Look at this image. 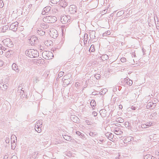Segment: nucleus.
I'll return each instance as SVG.
<instances>
[{
	"label": "nucleus",
	"mask_w": 159,
	"mask_h": 159,
	"mask_svg": "<svg viewBox=\"0 0 159 159\" xmlns=\"http://www.w3.org/2000/svg\"><path fill=\"white\" fill-rule=\"evenodd\" d=\"M25 53L26 55L30 58H35L39 56L38 52L33 49H30L26 51Z\"/></svg>",
	"instance_id": "f257e3e1"
},
{
	"label": "nucleus",
	"mask_w": 159,
	"mask_h": 159,
	"mask_svg": "<svg viewBox=\"0 0 159 159\" xmlns=\"http://www.w3.org/2000/svg\"><path fill=\"white\" fill-rule=\"evenodd\" d=\"M57 18L55 16H46L43 18L44 22L48 23H54L57 20Z\"/></svg>",
	"instance_id": "f03ea898"
},
{
	"label": "nucleus",
	"mask_w": 159,
	"mask_h": 159,
	"mask_svg": "<svg viewBox=\"0 0 159 159\" xmlns=\"http://www.w3.org/2000/svg\"><path fill=\"white\" fill-rule=\"evenodd\" d=\"M42 56L43 57L46 59H50L53 57V54L50 51H46L43 52Z\"/></svg>",
	"instance_id": "7ed1b4c3"
},
{
	"label": "nucleus",
	"mask_w": 159,
	"mask_h": 159,
	"mask_svg": "<svg viewBox=\"0 0 159 159\" xmlns=\"http://www.w3.org/2000/svg\"><path fill=\"white\" fill-rule=\"evenodd\" d=\"M60 20L63 24H66L70 22V17L66 15L61 16L60 18Z\"/></svg>",
	"instance_id": "20e7f679"
},
{
	"label": "nucleus",
	"mask_w": 159,
	"mask_h": 159,
	"mask_svg": "<svg viewBox=\"0 0 159 159\" xmlns=\"http://www.w3.org/2000/svg\"><path fill=\"white\" fill-rule=\"evenodd\" d=\"M29 43L31 45H33L37 43L38 41V39L37 38L34 36H31L30 39Z\"/></svg>",
	"instance_id": "39448f33"
},
{
	"label": "nucleus",
	"mask_w": 159,
	"mask_h": 159,
	"mask_svg": "<svg viewBox=\"0 0 159 159\" xmlns=\"http://www.w3.org/2000/svg\"><path fill=\"white\" fill-rule=\"evenodd\" d=\"M3 42L5 45H7V47L9 48L12 47L13 45L11 40L9 38L4 39L3 41Z\"/></svg>",
	"instance_id": "423d86ee"
},
{
	"label": "nucleus",
	"mask_w": 159,
	"mask_h": 159,
	"mask_svg": "<svg viewBox=\"0 0 159 159\" xmlns=\"http://www.w3.org/2000/svg\"><path fill=\"white\" fill-rule=\"evenodd\" d=\"M49 34L51 37L54 39L56 38L58 36L57 31L54 29H52L50 31Z\"/></svg>",
	"instance_id": "0eeeda50"
},
{
	"label": "nucleus",
	"mask_w": 159,
	"mask_h": 159,
	"mask_svg": "<svg viewBox=\"0 0 159 159\" xmlns=\"http://www.w3.org/2000/svg\"><path fill=\"white\" fill-rule=\"evenodd\" d=\"M76 7L74 5H71L69 9V12L72 14H75L76 11Z\"/></svg>",
	"instance_id": "6e6552de"
},
{
	"label": "nucleus",
	"mask_w": 159,
	"mask_h": 159,
	"mask_svg": "<svg viewBox=\"0 0 159 159\" xmlns=\"http://www.w3.org/2000/svg\"><path fill=\"white\" fill-rule=\"evenodd\" d=\"M18 23L17 22L13 23L10 25V29L13 30L14 31H16L18 28Z\"/></svg>",
	"instance_id": "1a4fd4ad"
},
{
	"label": "nucleus",
	"mask_w": 159,
	"mask_h": 159,
	"mask_svg": "<svg viewBox=\"0 0 159 159\" xmlns=\"http://www.w3.org/2000/svg\"><path fill=\"white\" fill-rule=\"evenodd\" d=\"M114 132L115 134L118 135H121L123 133L121 129L118 127L115 128L114 130Z\"/></svg>",
	"instance_id": "9d476101"
},
{
	"label": "nucleus",
	"mask_w": 159,
	"mask_h": 159,
	"mask_svg": "<svg viewBox=\"0 0 159 159\" xmlns=\"http://www.w3.org/2000/svg\"><path fill=\"white\" fill-rule=\"evenodd\" d=\"M59 4L60 6L64 8L67 5V3L65 0H60Z\"/></svg>",
	"instance_id": "9b49d317"
},
{
	"label": "nucleus",
	"mask_w": 159,
	"mask_h": 159,
	"mask_svg": "<svg viewBox=\"0 0 159 159\" xmlns=\"http://www.w3.org/2000/svg\"><path fill=\"white\" fill-rule=\"evenodd\" d=\"M51 9V7H44L42 11V14L44 15L47 13Z\"/></svg>",
	"instance_id": "f8f14e48"
},
{
	"label": "nucleus",
	"mask_w": 159,
	"mask_h": 159,
	"mask_svg": "<svg viewBox=\"0 0 159 159\" xmlns=\"http://www.w3.org/2000/svg\"><path fill=\"white\" fill-rule=\"evenodd\" d=\"M12 68L13 70L16 72L18 73L19 72L20 70L18 67L17 65L15 63H13L12 65Z\"/></svg>",
	"instance_id": "ddd939ff"
},
{
	"label": "nucleus",
	"mask_w": 159,
	"mask_h": 159,
	"mask_svg": "<svg viewBox=\"0 0 159 159\" xmlns=\"http://www.w3.org/2000/svg\"><path fill=\"white\" fill-rule=\"evenodd\" d=\"M70 119L74 122L77 123L79 122V119L76 116L71 115L70 117Z\"/></svg>",
	"instance_id": "4468645a"
},
{
	"label": "nucleus",
	"mask_w": 159,
	"mask_h": 159,
	"mask_svg": "<svg viewBox=\"0 0 159 159\" xmlns=\"http://www.w3.org/2000/svg\"><path fill=\"white\" fill-rule=\"evenodd\" d=\"M152 123L151 122H148L146 124H142L141 125L142 128H145L149 126H151L152 125Z\"/></svg>",
	"instance_id": "2eb2a0df"
},
{
	"label": "nucleus",
	"mask_w": 159,
	"mask_h": 159,
	"mask_svg": "<svg viewBox=\"0 0 159 159\" xmlns=\"http://www.w3.org/2000/svg\"><path fill=\"white\" fill-rule=\"evenodd\" d=\"M124 81L129 85H131L133 84L132 81L128 78L124 79Z\"/></svg>",
	"instance_id": "dca6fc26"
},
{
	"label": "nucleus",
	"mask_w": 159,
	"mask_h": 159,
	"mask_svg": "<svg viewBox=\"0 0 159 159\" xmlns=\"http://www.w3.org/2000/svg\"><path fill=\"white\" fill-rule=\"evenodd\" d=\"M0 87L2 89V90H3L7 89V87L6 85L5 82L4 84L3 82H2L0 83Z\"/></svg>",
	"instance_id": "f3484780"
},
{
	"label": "nucleus",
	"mask_w": 159,
	"mask_h": 159,
	"mask_svg": "<svg viewBox=\"0 0 159 159\" xmlns=\"http://www.w3.org/2000/svg\"><path fill=\"white\" fill-rule=\"evenodd\" d=\"M144 159H157L155 157L150 154H147L144 157Z\"/></svg>",
	"instance_id": "a211bd4d"
},
{
	"label": "nucleus",
	"mask_w": 159,
	"mask_h": 159,
	"mask_svg": "<svg viewBox=\"0 0 159 159\" xmlns=\"http://www.w3.org/2000/svg\"><path fill=\"white\" fill-rule=\"evenodd\" d=\"M37 33L39 35L41 36H43L45 34V32L42 30L41 29H39L37 31Z\"/></svg>",
	"instance_id": "6ab92c4d"
},
{
	"label": "nucleus",
	"mask_w": 159,
	"mask_h": 159,
	"mask_svg": "<svg viewBox=\"0 0 159 159\" xmlns=\"http://www.w3.org/2000/svg\"><path fill=\"white\" fill-rule=\"evenodd\" d=\"M155 106V104L150 102L148 104L147 107V108H154Z\"/></svg>",
	"instance_id": "aec40b11"
},
{
	"label": "nucleus",
	"mask_w": 159,
	"mask_h": 159,
	"mask_svg": "<svg viewBox=\"0 0 159 159\" xmlns=\"http://www.w3.org/2000/svg\"><path fill=\"white\" fill-rule=\"evenodd\" d=\"M42 120H39L36 122V124L35 126L38 127H42Z\"/></svg>",
	"instance_id": "412c9836"
},
{
	"label": "nucleus",
	"mask_w": 159,
	"mask_h": 159,
	"mask_svg": "<svg viewBox=\"0 0 159 159\" xmlns=\"http://www.w3.org/2000/svg\"><path fill=\"white\" fill-rule=\"evenodd\" d=\"M109 57L106 54H104L101 57V59L103 61H105L108 59Z\"/></svg>",
	"instance_id": "4be33fe9"
},
{
	"label": "nucleus",
	"mask_w": 159,
	"mask_h": 159,
	"mask_svg": "<svg viewBox=\"0 0 159 159\" xmlns=\"http://www.w3.org/2000/svg\"><path fill=\"white\" fill-rule=\"evenodd\" d=\"M70 80H71L69 78H68V79L67 80H63V81L64 83V85H68L69 84H70Z\"/></svg>",
	"instance_id": "5701e85b"
},
{
	"label": "nucleus",
	"mask_w": 159,
	"mask_h": 159,
	"mask_svg": "<svg viewBox=\"0 0 159 159\" xmlns=\"http://www.w3.org/2000/svg\"><path fill=\"white\" fill-rule=\"evenodd\" d=\"M90 105L92 107L93 109H94V107L96 105V102L94 100H92L90 102Z\"/></svg>",
	"instance_id": "b1692460"
},
{
	"label": "nucleus",
	"mask_w": 159,
	"mask_h": 159,
	"mask_svg": "<svg viewBox=\"0 0 159 159\" xmlns=\"http://www.w3.org/2000/svg\"><path fill=\"white\" fill-rule=\"evenodd\" d=\"M41 26V27L44 29H46L48 27V25L47 24H42Z\"/></svg>",
	"instance_id": "393cba45"
},
{
	"label": "nucleus",
	"mask_w": 159,
	"mask_h": 159,
	"mask_svg": "<svg viewBox=\"0 0 159 159\" xmlns=\"http://www.w3.org/2000/svg\"><path fill=\"white\" fill-rule=\"evenodd\" d=\"M41 127H38L35 126V129L38 133H40L41 131Z\"/></svg>",
	"instance_id": "a878e982"
},
{
	"label": "nucleus",
	"mask_w": 159,
	"mask_h": 159,
	"mask_svg": "<svg viewBox=\"0 0 159 159\" xmlns=\"http://www.w3.org/2000/svg\"><path fill=\"white\" fill-rule=\"evenodd\" d=\"M63 138L65 139L67 141H70L71 139V137L67 135H64Z\"/></svg>",
	"instance_id": "bb28decb"
},
{
	"label": "nucleus",
	"mask_w": 159,
	"mask_h": 159,
	"mask_svg": "<svg viewBox=\"0 0 159 159\" xmlns=\"http://www.w3.org/2000/svg\"><path fill=\"white\" fill-rule=\"evenodd\" d=\"M105 135L107 136H108V138H110L112 139V138H113V135L111 133H106Z\"/></svg>",
	"instance_id": "cd10ccee"
},
{
	"label": "nucleus",
	"mask_w": 159,
	"mask_h": 159,
	"mask_svg": "<svg viewBox=\"0 0 159 159\" xmlns=\"http://www.w3.org/2000/svg\"><path fill=\"white\" fill-rule=\"evenodd\" d=\"M116 121L117 122L119 123H123L124 122V120L122 118L119 117L116 119Z\"/></svg>",
	"instance_id": "c85d7f7f"
},
{
	"label": "nucleus",
	"mask_w": 159,
	"mask_h": 159,
	"mask_svg": "<svg viewBox=\"0 0 159 159\" xmlns=\"http://www.w3.org/2000/svg\"><path fill=\"white\" fill-rule=\"evenodd\" d=\"M157 114L156 112H153L152 113L150 116V118H155L157 117Z\"/></svg>",
	"instance_id": "c756f323"
},
{
	"label": "nucleus",
	"mask_w": 159,
	"mask_h": 159,
	"mask_svg": "<svg viewBox=\"0 0 159 159\" xmlns=\"http://www.w3.org/2000/svg\"><path fill=\"white\" fill-rule=\"evenodd\" d=\"M111 32L110 31L108 30L102 34V36H106L110 35Z\"/></svg>",
	"instance_id": "7c9ffc66"
},
{
	"label": "nucleus",
	"mask_w": 159,
	"mask_h": 159,
	"mask_svg": "<svg viewBox=\"0 0 159 159\" xmlns=\"http://www.w3.org/2000/svg\"><path fill=\"white\" fill-rule=\"evenodd\" d=\"M60 0H50V2L52 4H56L59 2Z\"/></svg>",
	"instance_id": "2f4dec72"
},
{
	"label": "nucleus",
	"mask_w": 159,
	"mask_h": 159,
	"mask_svg": "<svg viewBox=\"0 0 159 159\" xmlns=\"http://www.w3.org/2000/svg\"><path fill=\"white\" fill-rule=\"evenodd\" d=\"M16 138V136L14 135H12L11 136V142H12V141H13V143H15V140H13V139H14L15 138Z\"/></svg>",
	"instance_id": "473e14b6"
},
{
	"label": "nucleus",
	"mask_w": 159,
	"mask_h": 159,
	"mask_svg": "<svg viewBox=\"0 0 159 159\" xmlns=\"http://www.w3.org/2000/svg\"><path fill=\"white\" fill-rule=\"evenodd\" d=\"M51 42L50 40H47V41L44 42V44L47 46H49L50 45Z\"/></svg>",
	"instance_id": "72a5a7b5"
},
{
	"label": "nucleus",
	"mask_w": 159,
	"mask_h": 159,
	"mask_svg": "<svg viewBox=\"0 0 159 159\" xmlns=\"http://www.w3.org/2000/svg\"><path fill=\"white\" fill-rule=\"evenodd\" d=\"M107 90L106 89H103L100 92L101 94L102 95L105 94L107 92Z\"/></svg>",
	"instance_id": "f704fd0d"
},
{
	"label": "nucleus",
	"mask_w": 159,
	"mask_h": 159,
	"mask_svg": "<svg viewBox=\"0 0 159 159\" xmlns=\"http://www.w3.org/2000/svg\"><path fill=\"white\" fill-rule=\"evenodd\" d=\"M33 80L34 83H36L39 81V78L37 77H35L34 78Z\"/></svg>",
	"instance_id": "c9c22d12"
},
{
	"label": "nucleus",
	"mask_w": 159,
	"mask_h": 159,
	"mask_svg": "<svg viewBox=\"0 0 159 159\" xmlns=\"http://www.w3.org/2000/svg\"><path fill=\"white\" fill-rule=\"evenodd\" d=\"M91 50V52H94L95 51V49L94 48V46L93 45H92L90 47V48L89 49V51Z\"/></svg>",
	"instance_id": "e433bc0d"
},
{
	"label": "nucleus",
	"mask_w": 159,
	"mask_h": 159,
	"mask_svg": "<svg viewBox=\"0 0 159 159\" xmlns=\"http://www.w3.org/2000/svg\"><path fill=\"white\" fill-rule=\"evenodd\" d=\"M90 136L92 137H94L97 135V133L91 132L89 133Z\"/></svg>",
	"instance_id": "4c0bfd02"
},
{
	"label": "nucleus",
	"mask_w": 159,
	"mask_h": 159,
	"mask_svg": "<svg viewBox=\"0 0 159 159\" xmlns=\"http://www.w3.org/2000/svg\"><path fill=\"white\" fill-rule=\"evenodd\" d=\"M64 72L63 71L60 72L58 74V77L60 78L62 77L64 75Z\"/></svg>",
	"instance_id": "58836bf2"
},
{
	"label": "nucleus",
	"mask_w": 159,
	"mask_h": 159,
	"mask_svg": "<svg viewBox=\"0 0 159 159\" xmlns=\"http://www.w3.org/2000/svg\"><path fill=\"white\" fill-rule=\"evenodd\" d=\"M68 78L70 79L68 75H65L64 76L63 78V80H67L68 79Z\"/></svg>",
	"instance_id": "ea45409f"
},
{
	"label": "nucleus",
	"mask_w": 159,
	"mask_h": 159,
	"mask_svg": "<svg viewBox=\"0 0 159 159\" xmlns=\"http://www.w3.org/2000/svg\"><path fill=\"white\" fill-rule=\"evenodd\" d=\"M94 76L96 79H98L100 78L101 75L99 74H97L94 75Z\"/></svg>",
	"instance_id": "a19ab883"
},
{
	"label": "nucleus",
	"mask_w": 159,
	"mask_h": 159,
	"mask_svg": "<svg viewBox=\"0 0 159 159\" xmlns=\"http://www.w3.org/2000/svg\"><path fill=\"white\" fill-rule=\"evenodd\" d=\"M121 61L122 62H125L126 61V59L125 57H122L120 59Z\"/></svg>",
	"instance_id": "79ce46f5"
},
{
	"label": "nucleus",
	"mask_w": 159,
	"mask_h": 159,
	"mask_svg": "<svg viewBox=\"0 0 159 159\" xmlns=\"http://www.w3.org/2000/svg\"><path fill=\"white\" fill-rule=\"evenodd\" d=\"M3 5V1L2 0H0V8H2Z\"/></svg>",
	"instance_id": "37998d69"
},
{
	"label": "nucleus",
	"mask_w": 159,
	"mask_h": 159,
	"mask_svg": "<svg viewBox=\"0 0 159 159\" xmlns=\"http://www.w3.org/2000/svg\"><path fill=\"white\" fill-rule=\"evenodd\" d=\"M80 137L81 138L83 139H86L85 137V136L84 135L82 134V133H81V134L80 135Z\"/></svg>",
	"instance_id": "c03bdc74"
},
{
	"label": "nucleus",
	"mask_w": 159,
	"mask_h": 159,
	"mask_svg": "<svg viewBox=\"0 0 159 159\" xmlns=\"http://www.w3.org/2000/svg\"><path fill=\"white\" fill-rule=\"evenodd\" d=\"M80 84L78 82H76L75 83V85L77 89H78V88L79 87V86H80Z\"/></svg>",
	"instance_id": "a18cd8bd"
},
{
	"label": "nucleus",
	"mask_w": 159,
	"mask_h": 159,
	"mask_svg": "<svg viewBox=\"0 0 159 159\" xmlns=\"http://www.w3.org/2000/svg\"><path fill=\"white\" fill-rule=\"evenodd\" d=\"M4 62L2 60H0V66H2L3 65Z\"/></svg>",
	"instance_id": "49530a36"
},
{
	"label": "nucleus",
	"mask_w": 159,
	"mask_h": 159,
	"mask_svg": "<svg viewBox=\"0 0 159 159\" xmlns=\"http://www.w3.org/2000/svg\"><path fill=\"white\" fill-rule=\"evenodd\" d=\"M5 141L7 143H9L10 141L9 138H6L5 140Z\"/></svg>",
	"instance_id": "de8ad7c7"
},
{
	"label": "nucleus",
	"mask_w": 159,
	"mask_h": 159,
	"mask_svg": "<svg viewBox=\"0 0 159 159\" xmlns=\"http://www.w3.org/2000/svg\"><path fill=\"white\" fill-rule=\"evenodd\" d=\"M11 159H17V157L16 156L13 155L11 157Z\"/></svg>",
	"instance_id": "09e8293b"
},
{
	"label": "nucleus",
	"mask_w": 159,
	"mask_h": 159,
	"mask_svg": "<svg viewBox=\"0 0 159 159\" xmlns=\"http://www.w3.org/2000/svg\"><path fill=\"white\" fill-rule=\"evenodd\" d=\"M107 10L105 9L102 12V14H105L107 13Z\"/></svg>",
	"instance_id": "8fccbe9b"
},
{
	"label": "nucleus",
	"mask_w": 159,
	"mask_h": 159,
	"mask_svg": "<svg viewBox=\"0 0 159 159\" xmlns=\"http://www.w3.org/2000/svg\"><path fill=\"white\" fill-rule=\"evenodd\" d=\"M93 115L94 116H96L97 115V113L96 112L94 111L93 112Z\"/></svg>",
	"instance_id": "3c124183"
},
{
	"label": "nucleus",
	"mask_w": 159,
	"mask_h": 159,
	"mask_svg": "<svg viewBox=\"0 0 159 159\" xmlns=\"http://www.w3.org/2000/svg\"><path fill=\"white\" fill-rule=\"evenodd\" d=\"M1 49H2V50H3V51H5L6 50V48H5L4 47H3L1 46Z\"/></svg>",
	"instance_id": "603ef678"
},
{
	"label": "nucleus",
	"mask_w": 159,
	"mask_h": 159,
	"mask_svg": "<svg viewBox=\"0 0 159 159\" xmlns=\"http://www.w3.org/2000/svg\"><path fill=\"white\" fill-rule=\"evenodd\" d=\"M131 109L132 110H134L136 109V108L134 106H132L131 107Z\"/></svg>",
	"instance_id": "864d4df0"
},
{
	"label": "nucleus",
	"mask_w": 159,
	"mask_h": 159,
	"mask_svg": "<svg viewBox=\"0 0 159 159\" xmlns=\"http://www.w3.org/2000/svg\"><path fill=\"white\" fill-rule=\"evenodd\" d=\"M76 134L79 136H80L81 134L80 132L79 131H77L76 132Z\"/></svg>",
	"instance_id": "5fc2aeb1"
},
{
	"label": "nucleus",
	"mask_w": 159,
	"mask_h": 159,
	"mask_svg": "<svg viewBox=\"0 0 159 159\" xmlns=\"http://www.w3.org/2000/svg\"><path fill=\"white\" fill-rule=\"evenodd\" d=\"M13 144L12 143H11V148L12 149H14L15 148V145H14L13 146V145H12Z\"/></svg>",
	"instance_id": "6e6d98bb"
},
{
	"label": "nucleus",
	"mask_w": 159,
	"mask_h": 159,
	"mask_svg": "<svg viewBox=\"0 0 159 159\" xmlns=\"http://www.w3.org/2000/svg\"><path fill=\"white\" fill-rule=\"evenodd\" d=\"M119 107L120 109H122V107H123V106H122V105H120L119 106Z\"/></svg>",
	"instance_id": "4d7b16f0"
},
{
	"label": "nucleus",
	"mask_w": 159,
	"mask_h": 159,
	"mask_svg": "<svg viewBox=\"0 0 159 159\" xmlns=\"http://www.w3.org/2000/svg\"><path fill=\"white\" fill-rule=\"evenodd\" d=\"M3 53V51H2V49H0V55H2Z\"/></svg>",
	"instance_id": "13d9d810"
},
{
	"label": "nucleus",
	"mask_w": 159,
	"mask_h": 159,
	"mask_svg": "<svg viewBox=\"0 0 159 159\" xmlns=\"http://www.w3.org/2000/svg\"><path fill=\"white\" fill-rule=\"evenodd\" d=\"M155 154L157 155H159V152H155Z\"/></svg>",
	"instance_id": "bf43d9fd"
},
{
	"label": "nucleus",
	"mask_w": 159,
	"mask_h": 159,
	"mask_svg": "<svg viewBox=\"0 0 159 159\" xmlns=\"http://www.w3.org/2000/svg\"><path fill=\"white\" fill-rule=\"evenodd\" d=\"M132 57H136L135 53H133L132 54Z\"/></svg>",
	"instance_id": "052dcab7"
},
{
	"label": "nucleus",
	"mask_w": 159,
	"mask_h": 159,
	"mask_svg": "<svg viewBox=\"0 0 159 159\" xmlns=\"http://www.w3.org/2000/svg\"><path fill=\"white\" fill-rule=\"evenodd\" d=\"M153 135H150L149 136L150 138V139H152V137H153Z\"/></svg>",
	"instance_id": "680f3d73"
},
{
	"label": "nucleus",
	"mask_w": 159,
	"mask_h": 159,
	"mask_svg": "<svg viewBox=\"0 0 159 159\" xmlns=\"http://www.w3.org/2000/svg\"><path fill=\"white\" fill-rule=\"evenodd\" d=\"M57 11V9H54V11H55V12H56Z\"/></svg>",
	"instance_id": "e2e57ef3"
},
{
	"label": "nucleus",
	"mask_w": 159,
	"mask_h": 159,
	"mask_svg": "<svg viewBox=\"0 0 159 159\" xmlns=\"http://www.w3.org/2000/svg\"><path fill=\"white\" fill-rule=\"evenodd\" d=\"M22 93H24V90H22V89H21V92L20 93H22Z\"/></svg>",
	"instance_id": "0e129e2a"
},
{
	"label": "nucleus",
	"mask_w": 159,
	"mask_h": 159,
	"mask_svg": "<svg viewBox=\"0 0 159 159\" xmlns=\"http://www.w3.org/2000/svg\"><path fill=\"white\" fill-rule=\"evenodd\" d=\"M84 1H85L84 0H83V2H84ZM82 2H83V1H82L81 2H80V3H81V4H82Z\"/></svg>",
	"instance_id": "69168bd1"
},
{
	"label": "nucleus",
	"mask_w": 159,
	"mask_h": 159,
	"mask_svg": "<svg viewBox=\"0 0 159 159\" xmlns=\"http://www.w3.org/2000/svg\"><path fill=\"white\" fill-rule=\"evenodd\" d=\"M86 35V36H87L88 35L87 34H85L84 35V37Z\"/></svg>",
	"instance_id": "338daca9"
},
{
	"label": "nucleus",
	"mask_w": 159,
	"mask_h": 159,
	"mask_svg": "<svg viewBox=\"0 0 159 159\" xmlns=\"http://www.w3.org/2000/svg\"><path fill=\"white\" fill-rule=\"evenodd\" d=\"M36 153V151H35V152H34V154H35V153Z\"/></svg>",
	"instance_id": "774afa93"
}]
</instances>
